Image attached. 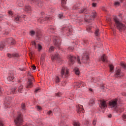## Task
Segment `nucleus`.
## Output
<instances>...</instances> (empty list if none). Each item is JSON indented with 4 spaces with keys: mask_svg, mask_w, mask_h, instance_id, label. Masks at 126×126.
Listing matches in <instances>:
<instances>
[{
    "mask_svg": "<svg viewBox=\"0 0 126 126\" xmlns=\"http://www.w3.org/2000/svg\"><path fill=\"white\" fill-rule=\"evenodd\" d=\"M113 19L115 22V25L118 30L122 32L126 30V25L120 22V20L116 16H113Z\"/></svg>",
    "mask_w": 126,
    "mask_h": 126,
    "instance_id": "obj_1",
    "label": "nucleus"
},
{
    "mask_svg": "<svg viewBox=\"0 0 126 126\" xmlns=\"http://www.w3.org/2000/svg\"><path fill=\"white\" fill-rule=\"evenodd\" d=\"M23 115L19 114L15 119L14 123L16 126H21L23 125Z\"/></svg>",
    "mask_w": 126,
    "mask_h": 126,
    "instance_id": "obj_2",
    "label": "nucleus"
},
{
    "mask_svg": "<svg viewBox=\"0 0 126 126\" xmlns=\"http://www.w3.org/2000/svg\"><path fill=\"white\" fill-rule=\"evenodd\" d=\"M109 107L112 110L118 111V99L116 98L109 101Z\"/></svg>",
    "mask_w": 126,
    "mask_h": 126,
    "instance_id": "obj_3",
    "label": "nucleus"
},
{
    "mask_svg": "<svg viewBox=\"0 0 126 126\" xmlns=\"http://www.w3.org/2000/svg\"><path fill=\"white\" fill-rule=\"evenodd\" d=\"M61 77L66 78L68 77V69L65 67H63L61 70Z\"/></svg>",
    "mask_w": 126,
    "mask_h": 126,
    "instance_id": "obj_4",
    "label": "nucleus"
},
{
    "mask_svg": "<svg viewBox=\"0 0 126 126\" xmlns=\"http://www.w3.org/2000/svg\"><path fill=\"white\" fill-rule=\"evenodd\" d=\"M31 45L32 47L34 48V49H37L38 51H41V50H42V46L40 45L39 43H37V41H32Z\"/></svg>",
    "mask_w": 126,
    "mask_h": 126,
    "instance_id": "obj_5",
    "label": "nucleus"
},
{
    "mask_svg": "<svg viewBox=\"0 0 126 126\" xmlns=\"http://www.w3.org/2000/svg\"><path fill=\"white\" fill-rule=\"evenodd\" d=\"M33 80H34V78L31 75L30 77L28 78L26 88H32L33 87Z\"/></svg>",
    "mask_w": 126,
    "mask_h": 126,
    "instance_id": "obj_6",
    "label": "nucleus"
},
{
    "mask_svg": "<svg viewBox=\"0 0 126 126\" xmlns=\"http://www.w3.org/2000/svg\"><path fill=\"white\" fill-rule=\"evenodd\" d=\"M53 40L55 46L57 47V48H60V46H61V40L59 39V37L57 36H54L53 37Z\"/></svg>",
    "mask_w": 126,
    "mask_h": 126,
    "instance_id": "obj_7",
    "label": "nucleus"
},
{
    "mask_svg": "<svg viewBox=\"0 0 126 126\" xmlns=\"http://www.w3.org/2000/svg\"><path fill=\"white\" fill-rule=\"evenodd\" d=\"M96 12L95 11H94L92 12V15L91 16V17H87V22H90V20H91V19H94V18H95V17H96Z\"/></svg>",
    "mask_w": 126,
    "mask_h": 126,
    "instance_id": "obj_8",
    "label": "nucleus"
},
{
    "mask_svg": "<svg viewBox=\"0 0 126 126\" xmlns=\"http://www.w3.org/2000/svg\"><path fill=\"white\" fill-rule=\"evenodd\" d=\"M99 107L101 109H106L107 108V103L105 100H100Z\"/></svg>",
    "mask_w": 126,
    "mask_h": 126,
    "instance_id": "obj_9",
    "label": "nucleus"
},
{
    "mask_svg": "<svg viewBox=\"0 0 126 126\" xmlns=\"http://www.w3.org/2000/svg\"><path fill=\"white\" fill-rule=\"evenodd\" d=\"M67 58L69 60V63L70 64H73L74 63V61L76 58L72 55H68Z\"/></svg>",
    "mask_w": 126,
    "mask_h": 126,
    "instance_id": "obj_10",
    "label": "nucleus"
},
{
    "mask_svg": "<svg viewBox=\"0 0 126 126\" xmlns=\"http://www.w3.org/2000/svg\"><path fill=\"white\" fill-rule=\"evenodd\" d=\"M51 60L53 62L56 60L60 61L61 60V57H60V55L59 54H56L55 55H52L51 56Z\"/></svg>",
    "mask_w": 126,
    "mask_h": 126,
    "instance_id": "obj_11",
    "label": "nucleus"
},
{
    "mask_svg": "<svg viewBox=\"0 0 126 126\" xmlns=\"http://www.w3.org/2000/svg\"><path fill=\"white\" fill-rule=\"evenodd\" d=\"M36 34L37 37L38 38H40V36H41V33H40V32H35L34 31H31L30 32V35L31 36H34V35Z\"/></svg>",
    "mask_w": 126,
    "mask_h": 126,
    "instance_id": "obj_12",
    "label": "nucleus"
},
{
    "mask_svg": "<svg viewBox=\"0 0 126 126\" xmlns=\"http://www.w3.org/2000/svg\"><path fill=\"white\" fill-rule=\"evenodd\" d=\"M123 75L121 69H117L115 72V77H121Z\"/></svg>",
    "mask_w": 126,
    "mask_h": 126,
    "instance_id": "obj_13",
    "label": "nucleus"
},
{
    "mask_svg": "<svg viewBox=\"0 0 126 126\" xmlns=\"http://www.w3.org/2000/svg\"><path fill=\"white\" fill-rule=\"evenodd\" d=\"M83 106L79 105L77 107V112L78 113H84L83 112Z\"/></svg>",
    "mask_w": 126,
    "mask_h": 126,
    "instance_id": "obj_14",
    "label": "nucleus"
},
{
    "mask_svg": "<svg viewBox=\"0 0 126 126\" xmlns=\"http://www.w3.org/2000/svg\"><path fill=\"white\" fill-rule=\"evenodd\" d=\"M31 0L32 2H35V3L37 4L38 6H39V7L43 6V3H42V2H41V1H38V0Z\"/></svg>",
    "mask_w": 126,
    "mask_h": 126,
    "instance_id": "obj_15",
    "label": "nucleus"
},
{
    "mask_svg": "<svg viewBox=\"0 0 126 126\" xmlns=\"http://www.w3.org/2000/svg\"><path fill=\"white\" fill-rule=\"evenodd\" d=\"M14 74L12 73H10L8 77L7 78L8 81H12L14 79V77H13Z\"/></svg>",
    "mask_w": 126,
    "mask_h": 126,
    "instance_id": "obj_16",
    "label": "nucleus"
},
{
    "mask_svg": "<svg viewBox=\"0 0 126 126\" xmlns=\"http://www.w3.org/2000/svg\"><path fill=\"white\" fill-rule=\"evenodd\" d=\"M7 42L9 44L11 43L12 45H14L15 44V41H14V40H13V39L12 37L8 38L7 40Z\"/></svg>",
    "mask_w": 126,
    "mask_h": 126,
    "instance_id": "obj_17",
    "label": "nucleus"
},
{
    "mask_svg": "<svg viewBox=\"0 0 126 126\" xmlns=\"http://www.w3.org/2000/svg\"><path fill=\"white\" fill-rule=\"evenodd\" d=\"M79 13H85L87 14V9L86 8H83L79 11Z\"/></svg>",
    "mask_w": 126,
    "mask_h": 126,
    "instance_id": "obj_18",
    "label": "nucleus"
},
{
    "mask_svg": "<svg viewBox=\"0 0 126 126\" xmlns=\"http://www.w3.org/2000/svg\"><path fill=\"white\" fill-rule=\"evenodd\" d=\"M101 60L103 63H106V62H108V60H107V57H106L105 55H103V56L101 57Z\"/></svg>",
    "mask_w": 126,
    "mask_h": 126,
    "instance_id": "obj_19",
    "label": "nucleus"
},
{
    "mask_svg": "<svg viewBox=\"0 0 126 126\" xmlns=\"http://www.w3.org/2000/svg\"><path fill=\"white\" fill-rule=\"evenodd\" d=\"M4 105L6 108H8V106L9 105V101H8L7 100V98H6V99L4 101Z\"/></svg>",
    "mask_w": 126,
    "mask_h": 126,
    "instance_id": "obj_20",
    "label": "nucleus"
},
{
    "mask_svg": "<svg viewBox=\"0 0 126 126\" xmlns=\"http://www.w3.org/2000/svg\"><path fill=\"white\" fill-rule=\"evenodd\" d=\"M65 30H66V31H67V32H66V33H67V32H68V31H69V32L70 33H71V31H72L71 30H70V29H69H69L67 30V28H66V27H63V31L64 32V31H65Z\"/></svg>",
    "mask_w": 126,
    "mask_h": 126,
    "instance_id": "obj_21",
    "label": "nucleus"
},
{
    "mask_svg": "<svg viewBox=\"0 0 126 126\" xmlns=\"http://www.w3.org/2000/svg\"><path fill=\"white\" fill-rule=\"evenodd\" d=\"M15 90H16L15 88H13L11 90H9L8 95L13 94L15 92Z\"/></svg>",
    "mask_w": 126,
    "mask_h": 126,
    "instance_id": "obj_22",
    "label": "nucleus"
},
{
    "mask_svg": "<svg viewBox=\"0 0 126 126\" xmlns=\"http://www.w3.org/2000/svg\"><path fill=\"white\" fill-rule=\"evenodd\" d=\"M4 47H5V45H4V42H1L0 43V50L2 51V50L4 49Z\"/></svg>",
    "mask_w": 126,
    "mask_h": 126,
    "instance_id": "obj_23",
    "label": "nucleus"
},
{
    "mask_svg": "<svg viewBox=\"0 0 126 126\" xmlns=\"http://www.w3.org/2000/svg\"><path fill=\"white\" fill-rule=\"evenodd\" d=\"M94 104H95V100L94 99H91L89 103V106H93Z\"/></svg>",
    "mask_w": 126,
    "mask_h": 126,
    "instance_id": "obj_24",
    "label": "nucleus"
},
{
    "mask_svg": "<svg viewBox=\"0 0 126 126\" xmlns=\"http://www.w3.org/2000/svg\"><path fill=\"white\" fill-rule=\"evenodd\" d=\"M15 20L16 21H21V20H22V18L19 16H16Z\"/></svg>",
    "mask_w": 126,
    "mask_h": 126,
    "instance_id": "obj_25",
    "label": "nucleus"
},
{
    "mask_svg": "<svg viewBox=\"0 0 126 126\" xmlns=\"http://www.w3.org/2000/svg\"><path fill=\"white\" fill-rule=\"evenodd\" d=\"M74 71L75 74H76L77 75H79V70L78 69V68L75 67L74 69Z\"/></svg>",
    "mask_w": 126,
    "mask_h": 126,
    "instance_id": "obj_26",
    "label": "nucleus"
},
{
    "mask_svg": "<svg viewBox=\"0 0 126 126\" xmlns=\"http://www.w3.org/2000/svg\"><path fill=\"white\" fill-rule=\"evenodd\" d=\"M25 10V11H30V10H31V7L30 6H26Z\"/></svg>",
    "mask_w": 126,
    "mask_h": 126,
    "instance_id": "obj_27",
    "label": "nucleus"
},
{
    "mask_svg": "<svg viewBox=\"0 0 126 126\" xmlns=\"http://www.w3.org/2000/svg\"><path fill=\"white\" fill-rule=\"evenodd\" d=\"M23 90V86H20L19 88H18V92L20 93H22V91Z\"/></svg>",
    "mask_w": 126,
    "mask_h": 126,
    "instance_id": "obj_28",
    "label": "nucleus"
},
{
    "mask_svg": "<svg viewBox=\"0 0 126 126\" xmlns=\"http://www.w3.org/2000/svg\"><path fill=\"white\" fill-rule=\"evenodd\" d=\"M88 59H89V57L88 56V55L86 54L83 56L82 60H86V61H87Z\"/></svg>",
    "mask_w": 126,
    "mask_h": 126,
    "instance_id": "obj_29",
    "label": "nucleus"
},
{
    "mask_svg": "<svg viewBox=\"0 0 126 126\" xmlns=\"http://www.w3.org/2000/svg\"><path fill=\"white\" fill-rule=\"evenodd\" d=\"M18 4L19 6H23V1L21 0H19L18 1Z\"/></svg>",
    "mask_w": 126,
    "mask_h": 126,
    "instance_id": "obj_30",
    "label": "nucleus"
},
{
    "mask_svg": "<svg viewBox=\"0 0 126 126\" xmlns=\"http://www.w3.org/2000/svg\"><path fill=\"white\" fill-rule=\"evenodd\" d=\"M61 3L62 4L63 7H65V6H64V4H65V3H66V0H62Z\"/></svg>",
    "mask_w": 126,
    "mask_h": 126,
    "instance_id": "obj_31",
    "label": "nucleus"
},
{
    "mask_svg": "<svg viewBox=\"0 0 126 126\" xmlns=\"http://www.w3.org/2000/svg\"><path fill=\"white\" fill-rule=\"evenodd\" d=\"M94 33H95V36H98L99 35H100V32H99V30L96 29L95 30Z\"/></svg>",
    "mask_w": 126,
    "mask_h": 126,
    "instance_id": "obj_32",
    "label": "nucleus"
},
{
    "mask_svg": "<svg viewBox=\"0 0 126 126\" xmlns=\"http://www.w3.org/2000/svg\"><path fill=\"white\" fill-rule=\"evenodd\" d=\"M109 68L110 72H112V71H113V70H114V65H113L112 64H110Z\"/></svg>",
    "mask_w": 126,
    "mask_h": 126,
    "instance_id": "obj_33",
    "label": "nucleus"
},
{
    "mask_svg": "<svg viewBox=\"0 0 126 126\" xmlns=\"http://www.w3.org/2000/svg\"><path fill=\"white\" fill-rule=\"evenodd\" d=\"M54 50H55V47H54V46H51L49 48V53H52V52H54Z\"/></svg>",
    "mask_w": 126,
    "mask_h": 126,
    "instance_id": "obj_34",
    "label": "nucleus"
},
{
    "mask_svg": "<svg viewBox=\"0 0 126 126\" xmlns=\"http://www.w3.org/2000/svg\"><path fill=\"white\" fill-rule=\"evenodd\" d=\"M74 126H80V124L79 122H75L73 123Z\"/></svg>",
    "mask_w": 126,
    "mask_h": 126,
    "instance_id": "obj_35",
    "label": "nucleus"
},
{
    "mask_svg": "<svg viewBox=\"0 0 126 126\" xmlns=\"http://www.w3.org/2000/svg\"><path fill=\"white\" fill-rule=\"evenodd\" d=\"M38 22H39V23H43V22H44V18H40V19H38L37 20Z\"/></svg>",
    "mask_w": 126,
    "mask_h": 126,
    "instance_id": "obj_36",
    "label": "nucleus"
},
{
    "mask_svg": "<svg viewBox=\"0 0 126 126\" xmlns=\"http://www.w3.org/2000/svg\"><path fill=\"white\" fill-rule=\"evenodd\" d=\"M60 81H61V80H60V78H59V77L57 76L56 78L55 82H56V83H59V82H60Z\"/></svg>",
    "mask_w": 126,
    "mask_h": 126,
    "instance_id": "obj_37",
    "label": "nucleus"
},
{
    "mask_svg": "<svg viewBox=\"0 0 126 126\" xmlns=\"http://www.w3.org/2000/svg\"><path fill=\"white\" fill-rule=\"evenodd\" d=\"M121 66H122V67H123L124 68L126 69V63H121Z\"/></svg>",
    "mask_w": 126,
    "mask_h": 126,
    "instance_id": "obj_38",
    "label": "nucleus"
},
{
    "mask_svg": "<svg viewBox=\"0 0 126 126\" xmlns=\"http://www.w3.org/2000/svg\"><path fill=\"white\" fill-rule=\"evenodd\" d=\"M120 2H115L114 6H120Z\"/></svg>",
    "mask_w": 126,
    "mask_h": 126,
    "instance_id": "obj_39",
    "label": "nucleus"
},
{
    "mask_svg": "<svg viewBox=\"0 0 126 126\" xmlns=\"http://www.w3.org/2000/svg\"><path fill=\"white\" fill-rule=\"evenodd\" d=\"M19 55L18 54H13V58H18Z\"/></svg>",
    "mask_w": 126,
    "mask_h": 126,
    "instance_id": "obj_40",
    "label": "nucleus"
},
{
    "mask_svg": "<svg viewBox=\"0 0 126 126\" xmlns=\"http://www.w3.org/2000/svg\"><path fill=\"white\" fill-rule=\"evenodd\" d=\"M78 7V5L76 4V5H74L73 6V9L75 10V9H77V8Z\"/></svg>",
    "mask_w": 126,
    "mask_h": 126,
    "instance_id": "obj_41",
    "label": "nucleus"
},
{
    "mask_svg": "<svg viewBox=\"0 0 126 126\" xmlns=\"http://www.w3.org/2000/svg\"><path fill=\"white\" fill-rule=\"evenodd\" d=\"M8 13L11 17H12V15H13V13H12V11H9L8 12Z\"/></svg>",
    "mask_w": 126,
    "mask_h": 126,
    "instance_id": "obj_42",
    "label": "nucleus"
},
{
    "mask_svg": "<svg viewBox=\"0 0 126 126\" xmlns=\"http://www.w3.org/2000/svg\"><path fill=\"white\" fill-rule=\"evenodd\" d=\"M7 57H8V58H9L10 59L11 58H13V54H10L9 53H8Z\"/></svg>",
    "mask_w": 126,
    "mask_h": 126,
    "instance_id": "obj_43",
    "label": "nucleus"
},
{
    "mask_svg": "<svg viewBox=\"0 0 126 126\" xmlns=\"http://www.w3.org/2000/svg\"><path fill=\"white\" fill-rule=\"evenodd\" d=\"M59 17L60 19L63 18V14H60L59 15Z\"/></svg>",
    "mask_w": 126,
    "mask_h": 126,
    "instance_id": "obj_44",
    "label": "nucleus"
},
{
    "mask_svg": "<svg viewBox=\"0 0 126 126\" xmlns=\"http://www.w3.org/2000/svg\"><path fill=\"white\" fill-rule=\"evenodd\" d=\"M87 30L88 32H90V31H91V26L88 27L87 28Z\"/></svg>",
    "mask_w": 126,
    "mask_h": 126,
    "instance_id": "obj_45",
    "label": "nucleus"
},
{
    "mask_svg": "<svg viewBox=\"0 0 126 126\" xmlns=\"http://www.w3.org/2000/svg\"><path fill=\"white\" fill-rule=\"evenodd\" d=\"M124 121H126V115L124 114L122 116Z\"/></svg>",
    "mask_w": 126,
    "mask_h": 126,
    "instance_id": "obj_46",
    "label": "nucleus"
},
{
    "mask_svg": "<svg viewBox=\"0 0 126 126\" xmlns=\"http://www.w3.org/2000/svg\"><path fill=\"white\" fill-rule=\"evenodd\" d=\"M32 70H35L36 69V66L33 65L31 67Z\"/></svg>",
    "mask_w": 126,
    "mask_h": 126,
    "instance_id": "obj_47",
    "label": "nucleus"
},
{
    "mask_svg": "<svg viewBox=\"0 0 126 126\" xmlns=\"http://www.w3.org/2000/svg\"><path fill=\"white\" fill-rule=\"evenodd\" d=\"M0 126H4L3 121H2L1 120H0Z\"/></svg>",
    "mask_w": 126,
    "mask_h": 126,
    "instance_id": "obj_48",
    "label": "nucleus"
},
{
    "mask_svg": "<svg viewBox=\"0 0 126 126\" xmlns=\"http://www.w3.org/2000/svg\"><path fill=\"white\" fill-rule=\"evenodd\" d=\"M45 20H51V18L49 16L45 17Z\"/></svg>",
    "mask_w": 126,
    "mask_h": 126,
    "instance_id": "obj_49",
    "label": "nucleus"
},
{
    "mask_svg": "<svg viewBox=\"0 0 126 126\" xmlns=\"http://www.w3.org/2000/svg\"><path fill=\"white\" fill-rule=\"evenodd\" d=\"M77 61L78 62V63H79L80 64L81 63H80V60L79 59V56H78L77 58Z\"/></svg>",
    "mask_w": 126,
    "mask_h": 126,
    "instance_id": "obj_50",
    "label": "nucleus"
},
{
    "mask_svg": "<svg viewBox=\"0 0 126 126\" xmlns=\"http://www.w3.org/2000/svg\"><path fill=\"white\" fill-rule=\"evenodd\" d=\"M75 85L78 87H80V83L79 82L76 83Z\"/></svg>",
    "mask_w": 126,
    "mask_h": 126,
    "instance_id": "obj_51",
    "label": "nucleus"
},
{
    "mask_svg": "<svg viewBox=\"0 0 126 126\" xmlns=\"http://www.w3.org/2000/svg\"><path fill=\"white\" fill-rule=\"evenodd\" d=\"M22 110H25V104H22Z\"/></svg>",
    "mask_w": 126,
    "mask_h": 126,
    "instance_id": "obj_52",
    "label": "nucleus"
},
{
    "mask_svg": "<svg viewBox=\"0 0 126 126\" xmlns=\"http://www.w3.org/2000/svg\"><path fill=\"white\" fill-rule=\"evenodd\" d=\"M61 126H66L65 125V123H64V122H61Z\"/></svg>",
    "mask_w": 126,
    "mask_h": 126,
    "instance_id": "obj_53",
    "label": "nucleus"
},
{
    "mask_svg": "<svg viewBox=\"0 0 126 126\" xmlns=\"http://www.w3.org/2000/svg\"><path fill=\"white\" fill-rule=\"evenodd\" d=\"M92 5L93 7H96L97 4L96 3H93Z\"/></svg>",
    "mask_w": 126,
    "mask_h": 126,
    "instance_id": "obj_54",
    "label": "nucleus"
},
{
    "mask_svg": "<svg viewBox=\"0 0 126 126\" xmlns=\"http://www.w3.org/2000/svg\"><path fill=\"white\" fill-rule=\"evenodd\" d=\"M1 20H4V18L3 17V16H0V21H1Z\"/></svg>",
    "mask_w": 126,
    "mask_h": 126,
    "instance_id": "obj_55",
    "label": "nucleus"
},
{
    "mask_svg": "<svg viewBox=\"0 0 126 126\" xmlns=\"http://www.w3.org/2000/svg\"><path fill=\"white\" fill-rule=\"evenodd\" d=\"M74 49V48H73V47H69V50L70 51H73V49Z\"/></svg>",
    "mask_w": 126,
    "mask_h": 126,
    "instance_id": "obj_56",
    "label": "nucleus"
},
{
    "mask_svg": "<svg viewBox=\"0 0 126 126\" xmlns=\"http://www.w3.org/2000/svg\"><path fill=\"white\" fill-rule=\"evenodd\" d=\"M96 120H94L93 122V125L94 126H96Z\"/></svg>",
    "mask_w": 126,
    "mask_h": 126,
    "instance_id": "obj_57",
    "label": "nucleus"
},
{
    "mask_svg": "<svg viewBox=\"0 0 126 126\" xmlns=\"http://www.w3.org/2000/svg\"><path fill=\"white\" fill-rule=\"evenodd\" d=\"M39 90H40V89H35V90L34 91L35 93H38V92H39Z\"/></svg>",
    "mask_w": 126,
    "mask_h": 126,
    "instance_id": "obj_58",
    "label": "nucleus"
},
{
    "mask_svg": "<svg viewBox=\"0 0 126 126\" xmlns=\"http://www.w3.org/2000/svg\"><path fill=\"white\" fill-rule=\"evenodd\" d=\"M37 110H41L42 109V108H41L39 106H37L36 107Z\"/></svg>",
    "mask_w": 126,
    "mask_h": 126,
    "instance_id": "obj_59",
    "label": "nucleus"
},
{
    "mask_svg": "<svg viewBox=\"0 0 126 126\" xmlns=\"http://www.w3.org/2000/svg\"><path fill=\"white\" fill-rule=\"evenodd\" d=\"M48 115H51L52 114V111H49L47 112Z\"/></svg>",
    "mask_w": 126,
    "mask_h": 126,
    "instance_id": "obj_60",
    "label": "nucleus"
},
{
    "mask_svg": "<svg viewBox=\"0 0 126 126\" xmlns=\"http://www.w3.org/2000/svg\"><path fill=\"white\" fill-rule=\"evenodd\" d=\"M2 89L1 88V87H0V93H2Z\"/></svg>",
    "mask_w": 126,
    "mask_h": 126,
    "instance_id": "obj_61",
    "label": "nucleus"
},
{
    "mask_svg": "<svg viewBox=\"0 0 126 126\" xmlns=\"http://www.w3.org/2000/svg\"><path fill=\"white\" fill-rule=\"evenodd\" d=\"M43 63V59H41V60H40V63H41V64H42V63Z\"/></svg>",
    "mask_w": 126,
    "mask_h": 126,
    "instance_id": "obj_62",
    "label": "nucleus"
},
{
    "mask_svg": "<svg viewBox=\"0 0 126 126\" xmlns=\"http://www.w3.org/2000/svg\"><path fill=\"white\" fill-rule=\"evenodd\" d=\"M60 93H57V94H56V95H57V96H58V97H60Z\"/></svg>",
    "mask_w": 126,
    "mask_h": 126,
    "instance_id": "obj_63",
    "label": "nucleus"
},
{
    "mask_svg": "<svg viewBox=\"0 0 126 126\" xmlns=\"http://www.w3.org/2000/svg\"><path fill=\"white\" fill-rule=\"evenodd\" d=\"M108 118H112V115L111 114L108 115Z\"/></svg>",
    "mask_w": 126,
    "mask_h": 126,
    "instance_id": "obj_64",
    "label": "nucleus"
}]
</instances>
